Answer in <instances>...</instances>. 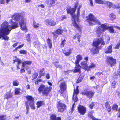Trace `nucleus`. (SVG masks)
<instances>
[{
  "mask_svg": "<svg viewBox=\"0 0 120 120\" xmlns=\"http://www.w3.org/2000/svg\"><path fill=\"white\" fill-rule=\"evenodd\" d=\"M18 27V24L16 22H14L11 19L8 23L4 21L1 25L0 28V39L2 38L3 39L8 40L9 37L7 35L12 29H15Z\"/></svg>",
  "mask_w": 120,
  "mask_h": 120,
  "instance_id": "f257e3e1",
  "label": "nucleus"
},
{
  "mask_svg": "<svg viewBox=\"0 0 120 120\" xmlns=\"http://www.w3.org/2000/svg\"><path fill=\"white\" fill-rule=\"evenodd\" d=\"M77 6V4H75L74 8H67V10L68 13H70L74 19V21L72 22V24L73 26L75 27L76 29L80 31V28L78 25L76 23V21L77 22L79 21L78 17L80 15L79 11L80 9L81 8V6L79 7L77 10V15H74L73 14L75 11L76 9Z\"/></svg>",
  "mask_w": 120,
  "mask_h": 120,
  "instance_id": "f03ea898",
  "label": "nucleus"
},
{
  "mask_svg": "<svg viewBox=\"0 0 120 120\" xmlns=\"http://www.w3.org/2000/svg\"><path fill=\"white\" fill-rule=\"evenodd\" d=\"M12 18L11 19L12 21L13 19L15 21H19V23L21 30L24 31L25 32H27V29L26 26V19L24 16L21 13H16L12 16Z\"/></svg>",
  "mask_w": 120,
  "mask_h": 120,
  "instance_id": "7ed1b4c3",
  "label": "nucleus"
},
{
  "mask_svg": "<svg viewBox=\"0 0 120 120\" xmlns=\"http://www.w3.org/2000/svg\"><path fill=\"white\" fill-rule=\"evenodd\" d=\"M105 44L103 37L95 39L93 44V45L94 47L90 51L91 54L94 55L97 53L98 52V49L101 48V47L99 46L100 45H104Z\"/></svg>",
  "mask_w": 120,
  "mask_h": 120,
  "instance_id": "20e7f679",
  "label": "nucleus"
},
{
  "mask_svg": "<svg viewBox=\"0 0 120 120\" xmlns=\"http://www.w3.org/2000/svg\"><path fill=\"white\" fill-rule=\"evenodd\" d=\"M108 28L109 31L111 33L114 32V30L112 27H108L106 25L102 24L97 28L96 30V34L98 37L100 36L103 32H104Z\"/></svg>",
  "mask_w": 120,
  "mask_h": 120,
  "instance_id": "39448f33",
  "label": "nucleus"
},
{
  "mask_svg": "<svg viewBox=\"0 0 120 120\" xmlns=\"http://www.w3.org/2000/svg\"><path fill=\"white\" fill-rule=\"evenodd\" d=\"M86 17L90 25L92 26L99 23L98 19L92 14H89L88 16H86ZM99 23L100 22H99Z\"/></svg>",
  "mask_w": 120,
  "mask_h": 120,
  "instance_id": "423d86ee",
  "label": "nucleus"
},
{
  "mask_svg": "<svg viewBox=\"0 0 120 120\" xmlns=\"http://www.w3.org/2000/svg\"><path fill=\"white\" fill-rule=\"evenodd\" d=\"M51 87L49 86V87H47L45 85H41L38 89V91L39 93L42 92L43 94L47 95L49 91H50Z\"/></svg>",
  "mask_w": 120,
  "mask_h": 120,
  "instance_id": "0eeeda50",
  "label": "nucleus"
},
{
  "mask_svg": "<svg viewBox=\"0 0 120 120\" xmlns=\"http://www.w3.org/2000/svg\"><path fill=\"white\" fill-rule=\"evenodd\" d=\"M26 97L28 100V101H26L25 105L26 103L28 104V105L29 104L32 109L34 110L35 109V107L34 106V99L32 96H28Z\"/></svg>",
  "mask_w": 120,
  "mask_h": 120,
  "instance_id": "6e6552de",
  "label": "nucleus"
},
{
  "mask_svg": "<svg viewBox=\"0 0 120 120\" xmlns=\"http://www.w3.org/2000/svg\"><path fill=\"white\" fill-rule=\"evenodd\" d=\"M94 93L95 92L94 91L88 90L86 89H84L82 93V94L86 95L89 98L92 97Z\"/></svg>",
  "mask_w": 120,
  "mask_h": 120,
  "instance_id": "1a4fd4ad",
  "label": "nucleus"
},
{
  "mask_svg": "<svg viewBox=\"0 0 120 120\" xmlns=\"http://www.w3.org/2000/svg\"><path fill=\"white\" fill-rule=\"evenodd\" d=\"M107 62L108 64L111 67L115 64L116 60L112 57H108L107 58Z\"/></svg>",
  "mask_w": 120,
  "mask_h": 120,
  "instance_id": "9d476101",
  "label": "nucleus"
},
{
  "mask_svg": "<svg viewBox=\"0 0 120 120\" xmlns=\"http://www.w3.org/2000/svg\"><path fill=\"white\" fill-rule=\"evenodd\" d=\"M60 90L59 92L61 94L63 93L65 91L67 88V86L65 82H61L59 85Z\"/></svg>",
  "mask_w": 120,
  "mask_h": 120,
  "instance_id": "9b49d317",
  "label": "nucleus"
},
{
  "mask_svg": "<svg viewBox=\"0 0 120 120\" xmlns=\"http://www.w3.org/2000/svg\"><path fill=\"white\" fill-rule=\"evenodd\" d=\"M78 109L79 112L82 115H84L86 112V108L82 106L79 105L78 106Z\"/></svg>",
  "mask_w": 120,
  "mask_h": 120,
  "instance_id": "f8f14e48",
  "label": "nucleus"
},
{
  "mask_svg": "<svg viewBox=\"0 0 120 120\" xmlns=\"http://www.w3.org/2000/svg\"><path fill=\"white\" fill-rule=\"evenodd\" d=\"M104 4L106 5L107 6V7L109 8L111 7L115 9H118L119 8V7L116 6L115 5L112 4V3L109 1H104Z\"/></svg>",
  "mask_w": 120,
  "mask_h": 120,
  "instance_id": "ddd939ff",
  "label": "nucleus"
},
{
  "mask_svg": "<svg viewBox=\"0 0 120 120\" xmlns=\"http://www.w3.org/2000/svg\"><path fill=\"white\" fill-rule=\"evenodd\" d=\"M78 86H77L76 89H74V94L73 97V100L75 102H76L78 100V98H77V95L79 93V90L78 89Z\"/></svg>",
  "mask_w": 120,
  "mask_h": 120,
  "instance_id": "4468645a",
  "label": "nucleus"
},
{
  "mask_svg": "<svg viewBox=\"0 0 120 120\" xmlns=\"http://www.w3.org/2000/svg\"><path fill=\"white\" fill-rule=\"evenodd\" d=\"M45 22L46 25L50 26H54L56 24V22L52 20L47 19L45 21Z\"/></svg>",
  "mask_w": 120,
  "mask_h": 120,
  "instance_id": "2eb2a0df",
  "label": "nucleus"
},
{
  "mask_svg": "<svg viewBox=\"0 0 120 120\" xmlns=\"http://www.w3.org/2000/svg\"><path fill=\"white\" fill-rule=\"evenodd\" d=\"M66 105L64 104L61 103L59 104L58 107V111L60 112H62L66 109Z\"/></svg>",
  "mask_w": 120,
  "mask_h": 120,
  "instance_id": "dca6fc26",
  "label": "nucleus"
},
{
  "mask_svg": "<svg viewBox=\"0 0 120 120\" xmlns=\"http://www.w3.org/2000/svg\"><path fill=\"white\" fill-rule=\"evenodd\" d=\"M15 59L13 60V63H14L15 62H17V69H20L19 65L22 63V61L19 59L17 58L16 56L14 57Z\"/></svg>",
  "mask_w": 120,
  "mask_h": 120,
  "instance_id": "f3484780",
  "label": "nucleus"
},
{
  "mask_svg": "<svg viewBox=\"0 0 120 120\" xmlns=\"http://www.w3.org/2000/svg\"><path fill=\"white\" fill-rule=\"evenodd\" d=\"M12 93H11L10 91L6 92L5 94V98L7 99L11 98L12 96Z\"/></svg>",
  "mask_w": 120,
  "mask_h": 120,
  "instance_id": "a211bd4d",
  "label": "nucleus"
},
{
  "mask_svg": "<svg viewBox=\"0 0 120 120\" xmlns=\"http://www.w3.org/2000/svg\"><path fill=\"white\" fill-rule=\"evenodd\" d=\"M63 32V30H62L58 29L56 31L55 33L52 32V34L54 36L57 37V34H62Z\"/></svg>",
  "mask_w": 120,
  "mask_h": 120,
  "instance_id": "6ab92c4d",
  "label": "nucleus"
},
{
  "mask_svg": "<svg viewBox=\"0 0 120 120\" xmlns=\"http://www.w3.org/2000/svg\"><path fill=\"white\" fill-rule=\"evenodd\" d=\"M113 45L111 44V45L108 46L107 49H106L105 51V53H111L112 52V47L111 45Z\"/></svg>",
  "mask_w": 120,
  "mask_h": 120,
  "instance_id": "aec40b11",
  "label": "nucleus"
},
{
  "mask_svg": "<svg viewBox=\"0 0 120 120\" xmlns=\"http://www.w3.org/2000/svg\"><path fill=\"white\" fill-rule=\"evenodd\" d=\"M81 65L83 69H86L87 68L88 66V64L87 62L82 61L81 62Z\"/></svg>",
  "mask_w": 120,
  "mask_h": 120,
  "instance_id": "412c9836",
  "label": "nucleus"
},
{
  "mask_svg": "<svg viewBox=\"0 0 120 120\" xmlns=\"http://www.w3.org/2000/svg\"><path fill=\"white\" fill-rule=\"evenodd\" d=\"M95 65L93 63H92L89 66H87V69H86V71L87 70V71H90V69L93 68H95Z\"/></svg>",
  "mask_w": 120,
  "mask_h": 120,
  "instance_id": "4be33fe9",
  "label": "nucleus"
},
{
  "mask_svg": "<svg viewBox=\"0 0 120 120\" xmlns=\"http://www.w3.org/2000/svg\"><path fill=\"white\" fill-rule=\"evenodd\" d=\"M46 2L47 4L48 5L51 6L55 3V1L54 0H46Z\"/></svg>",
  "mask_w": 120,
  "mask_h": 120,
  "instance_id": "5701e85b",
  "label": "nucleus"
},
{
  "mask_svg": "<svg viewBox=\"0 0 120 120\" xmlns=\"http://www.w3.org/2000/svg\"><path fill=\"white\" fill-rule=\"evenodd\" d=\"M32 62L30 61H26L23 62L22 64V66L24 67L25 66L26 64L28 65H30L31 64Z\"/></svg>",
  "mask_w": 120,
  "mask_h": 120,
  "instance_id": "b1692460",
  "label": "nucleus"
},
{
  "mask_svg": "<svg viewBox=\"0 0 120 120\" xmlns=\"http://www.w3.org/2000/svg\"><path fill=\"white\" fill-rule=\"evenodd\" d=\"M72 51V49H69L68 51H63V53L66 56H69L70 55Z\"/></svg>",
  "mask_w": 120,
  "mask_h": 120,
  "instance_id": "393cba45",
  "label": "nucleus"
},
{
  "mask_svg": "<svg viewBox=\"0 0 120 120\" xmlns=\"http://www.w3.org/2000/svg\"><path fill=\"white\" fill-rule=\"evenodd\" d=\"M22 91V90L20 88H16L15 89V95H20Z\"/></svg>",
  "mask_w": 120,
  "mask_h": 120,
  "instance_id": "a878e982",
  "label": "nucleus"
},
{
  "mask_svg": "<svg viewBox=\"0 0 120 120\" xmlns=\"http://www.w3.org/2000/svg\"><path fill=\"white\" fill-rule=\"evenodd\" d=\"M92 112H88V115L89 117L92 119V120H95V118L93 116Z\"/></svg>",
  "mask_w": 120,
  "mask_h": 120,
  "instance_id": "bb28decb",
  "label": "nucleus"
},
{
  "mask_svg": "<svg viewBox=\"0 0 120 120\" xmlns=\"http://www.w3.org/2000/svg\"><path fill=\"white\" fill-rule=\"evenodd\" d=\"M105 105L108 111L109 112H110L111 111V107L109 104L108 102H106L105 103Z\"/></svg>",
  "mask_w": 120,
  "mask_h": 120,
  "instance_id": "cd10ccee",
  "label": "nucleus"
},
{
  "mask_svg": "<svg viewBox=\"0 0 120 120\" xmlns=\"http://www.w3.org/2000/svg\"><path fill=\"white\" fill-rule=\"evenodd\" d=\"M48 45L50 48H51L52 46L51 41L49 38H48L47 40Z\"/></svg>",
  "mask_w": 120,
  "mask_h": 120,
  "instance_id": "c85d7f7f",
  "label": "nucleus"
},
{
  "mask_svg": "<svg viewBox=\"0 0 120 120\" xmlns=\"http://www.w3.org/2000/svg\"><path fill=\"white\" fill-rule=\"evenodd\" d=\"M81 68V67H75V70H74V72L75 73L79 72L80 69Z\"/></svg>",
  "mask_w": 120,
  "mask_h": 120,
  "instance_id": "c756f323",
  "label": "nucleus"
},
{
  "mask_svg": "<svg viewBox=\"0 0 120 120\" xmlns=\"http://www.w3.org/2000/svg\"><path fill=\"white\" fill-rule=\"evenodd\" d=\"M109 17L112 20H113L116 18V16L113 13H111L109 15Z\"/></svg>",
  "mask_w": 120,
  "mask_h": 120,
  "instance_id": "7c9ffc66",
  "label": "nucleus"
},
{
  "mask_svg": "<svg viewBox=\"0 0 120 120\" xmlns=\"http://www.w3.org/2000/svg\"><path fill=\"white\" fill-rule=\"evenodd\" d=\"M76 61H80L82 60V59L83 58L81 55L80 54H79L77 55L76 56Z\"/></svg>",
  "mask_w": 120,
  "mask_h": 120,
  "instance_id": "2f4dec72",
  "label": "nucleus"
},
{
  "mask_svg": "<svg viewBox=\"0 0 120 120\" xmlns=\"http://www.w3.org/2000/svg\"><path fill=\"white\" fill-rule=\"evenodd\" d=\"M44 104V103L43 101H38L37 103V107L38 108H39L42 105H43Z\"/></svg>",
  "mask_w": 120,
  "mask_h": 120,
  "instance_id": "473e14b6",
  "label": "nucleus"
},
{
  "mask_svg": "<svg viewBox=\"0 0 120 120\" xmlns=\"http://www.w3.org/2000/svg\"><path fill=\"white\" fill-rule=\"evenodd\" d=\"M58 62L56 61L55 63L54 64L56 68H59L60 69H61L62 68V66L61 65L58 64Z\"/></svg>",
  "mask_w": 120,
  "mask_h": 120,
  "instance_id": "72a5a7b5",
  "label": "nucleus"
},
{
  "mask_svg": "<svg viewBox=\"0 0 120 120\" xmlns=\"http://www.w3.org/2000/svg\"><path fill=\"white\" fill-rule=\"evenodd\" d=\"M81 37V36L79 34H77L75 36H74L73 37V38L74 39H75L77 38L78 39V41L79 42H80V40H79V38Z\"/></svg>",
  "mask_w": 120,
  "mask_h": 120,
  "instance_id": "f704fd0d",
  "label": "nucleus"
},
{
  "mask_svg": "<svg viewBox=\"0 0 120 120\" xmlns=\"http://www.w3.org/2000/svg\"><path fill=\"white\" fill-rule=\"evenodd\" d=\"M95 2L100 4H104V1H103L101 0H95Z\"/></svg>",
  "mask_w": 120,
  "mask_h": 120,
  "instance_id": "c9c22d12",
  "label": "nucleus"
},
{
  "mask_svg": "<svg viewBox=\"0 0 120 120\" xmlns=\"http://www.w3.org/2000/svg\"><path fill=\"white\" fill-rule=\"evenodd\" d=\"M44 70V68L40 70L39 73L40 76H43L45 75V73H43Z\"/></svg>",
  "mask_w": 120,
  "mask_h": 120,
  "instance_id": "e433bc0d",
  "label": "nucleus"
},
{
  "mask_svg": "<svg viewBox=\"0 0 120 120\" xmlns=\"http://www.w3.org/2000/svg\"><path fill=\"white\" fill-rule=\"evenodd\" d=\"M13 84L14 86H17L19 84V82L17 80H15L13 81Z\"/></svg>",
  "mask_w": 120,
  "mask_h": 120,
  "instance_id": "4c0bfd02",
  "label": "nucleus"
},
{
  "mask_svg": "<svg viewBox=\"0 0 120 120\" xmlns=\"http://www.w3.org/2000/svg\"><path fill=\"white\" fill-rule=\"evenodd\" d=\"M33 25L34 27V28H37L39 27L40 24L38 23H37L35 21H33Z\"/></svg>",
  "mask_w": 120,
  "mask_h": 120,
  "instance_id": "58836bf2",
  "label": "nucleus"
},
{
  "mask_svg": "<svg viewBox=\"0 0 120 120\" xmlns=\"http://www.w3.org/2000/svg\"><path fill=\"white\" fill-rule=\"evenodd\" d=\"M118 108V105L116 104L114 105L112 107L113 109L115 111H117Z\"/></svg>",
  "mask_w": 120,
  "mask_h": 120,
  "instance_id": "ea45409f",
  "label": "nucleus"
},
{
  "mask_svg": "<svg viewBox=\"0 0 120 120\" xmlns=\"http://www.w3.org/2000/svg\"><path fill=\"white\" fill-rule=\"evenodd\" d=\"M26 50H21L19 51V53L21 54H25L27 53Z\"/></svg>",
  "mask_w": 120,
  "mask_h": 120,
  "instance_id": "a19ab883",
  "label": "nucleus"
},
{
  "mask_svg": "<svg viewBox=\"0 0 120 120\" xmlns=\"http://www.w3.org/2000/svg\"><path fill=\"white\" fill-rule=\"evenodd\" d=\"M65 42L66 40L65 39L62 41L60 45L61 47H63L64 46Z\"/></svg>",
  "mask_w": 120,
  "mask_h": 120,
  "instance_id": "79ce46f5",
  "label": "nucleus"
},
{
  "mask_svg": "<svg viewBox=\"0 0 120 120\" xmlns=\"http://www.w3.org/2000/svg\"><path fill=\"white\" fill-rule=\"evenodd\" d=\"M56 116L54 114L52 115H51L50 118L52 120H56Z\"/></svg>",
  "mask_w": 120,
  "mask_h": 120,
  "instance_id": "37998d69",
  "label": "nucleus"
},
{
  "mask_svg": "<svg viewBox=\"0 0 120 120\" xmlns=\"http://www.w3.org/2000/svg\"><path fill=\"white\" fill-rule=\"evenodd\" d=\"M82 79V78L81 76H80L78 78L76 82L77 83H79L80 82Z\"/></svg>",
  "mask_w": 120,
  "mask_h": 120,
  "instance_id": "c03bdc74",
  "label": "nucleus"
},
{
  "mask_svg": "<svg viewBox=\"0 0 120 120\" xmlns=\"http://www.w3.org/2000/svg\"><path fill=\"white\" fill-rule=\"evenodd\" d=\"M6 116L5 115H1L0 116V120H5Z\"/></svg>",
  "mask_w": 120,
  "mask_h": 120,
  "instance_id": "a18cd8bd",
  "label": "nucleus"
},
{
  "mask_svg": "<svg viewBox=\"0 0 120 120\" xmlns=\"http://www.w3.org/2000/svg\"><path fill=\"white\" fill-rule=\"evenodd\" d=\"M94 103L92 102L90 105H89V106L91 109H93V107L94 106Z\"/></svg>",
  "mask_w": 120,
  "mask_h": 120,
  "instance_id": "49530a36",
  "label": "nucleus"
},
{
  "mask_svg": "<svg viewBox=\"0 0 120 120\" xmlns=\"http://www.w3.org/2000/svg\"><path fill=\"white\" fill-rule=\"evenodd\" d=\"M25 105L26 106V109L27 110V112L26 113V114H27L28 113V112L29 110V108L27 103Z\"/></svg>",
  "mask_w": 120,
  "mask_h": 120,
  "instance_id": "de8ad7c7",
  "label": "nucleus"
},
{
  "mask_svg": "<svg viewBox=\"0 0 120 120\" xmlns=\"http://www.w3.org/2000/svg\"><path fill=\"white\" fill-rule=\"evenodd\" d=\"M33 44L36 47H37V46H39L40 44L37 41L34 42Z\"/></svg>",
  "mask_w": 120,
  "mask_h": 120,
  "instance_id": "09e8293b",
  "label": "nucleus"
},
{
  "mask_svg": "<svg viewBox=\"0 0 120 120\" xmlns=\"http://www.w3.org/2000/svg\"><path fill=\"white\" fill-rule=\"evenodd\" d=\"M116 83L115 81H113L112 82V86L113 88H115L116 87Z\"/></svg>",
  "mask_w": 120,
  "mask_h": 120,
  "instance_id": "8fccbe9b",
  "label": "nucleus"
},
{
  "mask_svg": "<svg viewBox=\"0 0 120 120\" xmlns=\"http://www.w3.org/2000/svg\"><path fill=\"white\" fill-rule=\"evenodd\" d=\"M24 45V44H23L22 45H19L18 47H17L15 49L16 50H17L18 49H19V48H21L23 47Z\"/></svg>",
  "mask_w": 120,
  "mask_h": 120,
  "instance_id": "3c124183",
  "label": "nucleus"
},
{
  "mask_svg": "<svg viewBox=\"0 0 120 120\" xmlns=\"http://www.w3.org/2000/svg\"><path fill=\"white\" fill-rule=\"evenodd\" d=\"M41 81V79H40L37 81H35V84L36 85H38V83L40 82Z\"/></svg>",
  "mask_w": 120,
  "mask_h": 120,
  "instance_id": "603ef678",
  "label": "nucleus"
},
{
  "mask_svg": "<svg viewBox=\"0 0 120 120\" xmlns=\"http://www.w3.org/2000/svg\"><path fill=\"white\" fill-rule=\"evenodd\" d=\"M79 61H75V63L77 67H79V66H81L79 64Z\"/></svg>",
  "mask_w": 120,
  "mask_h": 120,
  "instance_id": "864d4df0",
  "label": "nucleus"
},
{
  "mask_svg": "<svg viewBox=\"0 0 120 120\" xmlns=\"http://www.w3.org/2000/svg\"><path fill=\"white\" fill-rule=\"evenodd\" d=\"M120 46V44H118L116 46L115 48L116 49H118L119 48Z\"/></svg>",
  "mask_w": 120,
  "mask_h": 120,
  "instance_id": "5fc2aeb1",
  "label": "nucleus"
},
{
  "mask_svg": "<svg viewBox=\"0 0 120 120\" xmlns=\"http://www.w3.org/2000/svg\"><path fill=\"white\" fill-rule=\"evenodd\" d=\"M26 39L28 42L30 43L31 42V40L30 37H28Z\"/></svg>",
  "mask_w": 120,
  "mask_h": 120,
  "instance_id": "6e6d98bb",
  "label": "nucleus"
},
{
  "mask_svg": "<svg viewBox=\"0 0 120 120\" xmlns=\"http://www.w3.org/2000/svg\"><path fill=\"white\" fill-rule=\"evenodd\" d=\"M4 0H0V4H4Z\"/></svg>",
  "mask_w": 120,
  "mask_h": 120,
  "instance_id": "4d7b16f0",
  "label": "nucleus"
},
{
  "mask_svg": "<svg viewBox=\"0 0 120 120\" xmlns=\"http://www.w3.org/2000/svg\"><path fill=\"white\" fill-rule=\"evenodd\" d=\"M46 78L48 79H49L50 77L49 74L48 73L46 74Z\"/></svg>",
  "mask_w": 120,
  "mask_h": 120,
  "instance_id": "13d9d810",
  "label": "nucleus"
},
{
  "mask_svg": "<svg viewBox=\"0 0 120 120\" xmlns=\"http://www.w3.org/2000/svg\"><path fill=\"white\" fill-rule=\"evenodd\" d=\"M89 1L91 6H93V4L92 1L91 0H89Z\"/></svg>",
  "mask_w": 120,
  "mask_h": 120,
  "instance_id": "bf43d9fd",
  "label": "nucleus"
},
{
  "mask_svg": "<svg viewBox=\"0 0 120 120\" xmlns=\"http://www.w3.org/2000/svg\"><path fill=\"white\" fill-rule=\"evenodd\" d=\"M20 72L22 73L24 72L25 70L24 69H21L20 70Z\"/></svg>",
  "mask_w": 120,
  "mask_h": 120,
  "instance_id": "052dcab7",
  "label": "nucleus"
},
{
  "mask_svg": "<svg viewBox=\"0 0 120 120\" xmlns=\"http://www.w3.org/2000/svg\"><path fill=\"white\" fill-rule=\"evenodd\" d=\"M30 88V86L29 85H27L26 86V88L27 89H29Z\"/></svg>",
  "mask_w": 120,
  "mask_h": 120,
  "instance_id": "680f3d73",
  "label": "nucleus"
},
{
  "mask_svg": "<svg viewBox=\"0 0 120 120\" xmlns=\"http://www.w3.org/2000/svg\"><path fill=\"white\" fill-rule=\"evenodd\" d=\"M105 39L107 40V41L109 40L110 39V38L108 36H106Z\"/></svg>",
  "mask_w": 120,
  "mask_h": 120,
  "instance_id": "e2e57ef3",
  "label": "nucleus"
},
{
  "mask_svg": "<svg viewBox=\"0 0 120 120\" xmlns=\"http://www.w3.org/2000/svg\"><path fill=\"white\" fill-rule=\"evenodd\" d=\"M61 17H62V19L61 20H63L64 19H65L66 18V16L65 15H62V16Z\"/></svg>",
  "mask_w": 120,
  "mask_h": 120,
  "instance_id": "0e129e2a",
  "label": "nucleus"
},
{
  "mask_svg": "<svg viewBox=\"0 0 120 120\" xmlns=\"http://www.w3.org/2000/svg\"><path fill=\"white\" fill-rule=\"evenodd\" d=\"M95 78V77L94 76L90 77V79L91 80H93Z\"/></svg>",
  "mask_w": 120,
  "mask_h": 120,
  "instance_id": "69168bd1",
  "label": "nucleus"
},
{
  "mask_svg": "<svg viewBox=\"0 0 120 120\" xmlns=\"http://www.w3.org/2000/svg\"><path fill=\"white\" fill-rule=\"evenodd\" d=\"M38 7H41L42 8H43L44 7V6L42 4H41L40 5H39L38 6Z\"/></svg>",
  "mask_w": 120,
  "mask_h": 120,
  "instance_id": "338daca9",
  "label": "nucleus"
},
{
  "mask_svg": "<svg viewBox=\"0 0 120 120\" xmlns=\"http://www.w3.org/2000/svg\"><path fill=\"white\" fill-rule=\"evenodd\" d=\"M18 44V43H16L14 44L13 45V47H15L16 46H17Z\"/></svg>",
  "mask_w": 120,
  "mask_h": 120,
  "instance_id": "774afa93",
  "label": "nucleus"
}]
</instances>
